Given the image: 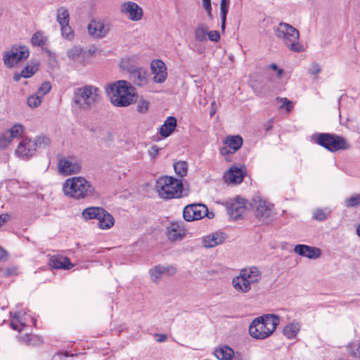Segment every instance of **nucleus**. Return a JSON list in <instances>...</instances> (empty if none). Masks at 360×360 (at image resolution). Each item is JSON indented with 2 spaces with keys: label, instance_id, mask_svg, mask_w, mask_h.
<instances>
[{
  "label": "nucleus",
  "instance_id": "nucleus-28",
  "mask_svg": "<svg viewBox=\"0 0 360 360\" xmlns=\"http://www.w3.org/2000/svg\"><path fill=\"white\" fill-rule=\"evenodd\" d=\"M231 284L234 290L240 293H248L251 290L245 278L240 273L232 278Z\"/></svg>",
  "mask_w": 360,
  "mask_h": 360
},
{
  "label": "nucleus",
  "instance_id": "nucleus-35",
  "mask_svg": "<svg viewBox=\"0 0 360 360\" xmlns=\"http://www.w3.org/2000/svg\"><path fill=\"white\" fill-rule=\"evenodd\" d=\"M56 20L59 25L70 22V14L67 8L60 6L56 10Z\"/></svg>",
  "mask_w": 360,
  "mask_h": 360
},
{
  "label": "nucleus",
  "instance_id": "nucleus-15",
  "mask_svg": "<svg viewBox=\"0 0 360 360\" xmlns=\"http://www.w3.org/2000/svg\"><path fill=\"white\" fill-rule=\"evenodd\" d=\"M23 134V127L15 124L10 129L0 133V148L8 147L13 140Z\"/></svg>",
  "mask_w": 360,
  "mask_h": 360
},
{
  "label": "nucleus",
  "instance_id": "nucleus-36",
  "mask_svg": "<svg viewBox=\"0 0 360 360\" xmlns=\"http://www.w3.org/2000/svg\"><path fill=\"white\" fill-rule=\"evenodd\" d=\"M229 0H221L220 3L221 28L224 31L226 27V15L229 8Z\"/></svg>",
  "mask_w": 360,
  "mask_h": 360
},
{
  "label": "nucleus",
  "instance_id": "nucleus-32",
  "mask_svg": "<svg viewBox=\"0 0 360 360\" xmlns=\"http://www.w3.org/2000/svg\"><path fill=\"white\" fill-rule=\"evenodd\" d=\"M98 220V226L101 229H108L115 224L113 217L105 210L103 211V213L100 216Z\"/></svg>",
  "mask_w": 360,
  "mask_h": 360
},
{
  "label": "nucleus",
  "instance_id": "nucleus-1",
  "mask_svg": "<svg viewBox=\"0 0 360 360\" xmlns=\"http://www.w3.org/2000/svg\"><path fill=\"white\" fill-rule=\"evenodd\" d=\"M105 93L112 105L129 106L134 102L135 89L126 80H119L105 86Z\"/></svg>",
  "mask_w": 360,
  "mask_h": 360
},
{
  "label": "nucleus",
  "instance_id": "nucleus-19",
  "mask_svg": "<svg viewBox=\"0 0 360 360\" xmlns=\"http://www.w3.org/2000/svg\"><path fill=\"white\" fill-rule=\"evenodd\" d=\"M214 354L219 360H247L242 353L234 352L232 348L227 345L217 348Z\"/></svg>",
  "mask_w": 360,
  "mask_h": 360
},
{
  "label": "nucleus",
  "instance_id": "nucleus-51",
  "mask_svg": "<svg viewBox=\"0 0 360 360\" xmlns=\"http://www.w3.org/2000/svg\"><path fill=\"white\" fill-rule=\"evenodd\" d=\"M207 37L211 41L217 42L220 39V34L217 30H211L209 31L207 30Z\"/></svg>",
  "mask_w": 360,
  "mask_h": 360
},
{
  "label": "nucleus",
  "instance_id": "nucleus-59",
  "mask_svg": "<svg viewBox=\"0 0 360 360\" xmlns=\"http://www.w3.org/2000/svg\"><path fill=\"white\" fill-rule=\"evenodd\" d=\"M356 234L360 237V224L358 225L356 228Z\"/></svg>",
  "mask_w": 360,
  "mask_h": 360
},
{
  "label": "nucleus",
  "instance_id": "nucleus-53",
  "mask_svg": "<svg viewBox=\"0 0 360 360\" xmlns=\"http://www.w3.org/2000/svg\"><path fill=\"white\" fill-rule=\"evenodd\" d=\"M202 6H203L204 9L206 11L208 17L210 19H212L213 15L212 13L211 0H202Z\"/></svg>",
  "mask_w": 360,
  "mask_h": 360
},
{
  "label": "nucleus",
  "instance_id": "nucleus-20",
  "mask_svg": "<svg viewBox=\"0 0 360 360\" xmlns=\"http://www.w3.org/2000/svg\"><path fill=\"white\" fill-rule=\"evenodd\" d=\"M240 274L245 278L250 289L252 285H257L262 279V272L257 267L254 266L241 269Z\"/></svg>",
  "mask_w": 360,
  "mask_h": 360
},
{
  "label": "nucleus",
  "instance_id": "nucleus-46",
  "mask_svg": "<svg viewBox=\"0 0 360 360\" xmlns=\"http://www.w3.org/2000/svg\"><path fill=\"white\" fill-rule=\"evenodd\" d=\"M41 98L42 97L36 93L27 98V105L32 108H35L41 104Z\"/></svg>",
  "mask_w": 360,
  "mask_h": 360
},
{
  "label": "nucleus",
  "instance_id": "nucleus-40",
  "mask_svg": "<svg viewBox=\"0 0 360 360\" xmlns=\"http://www.w3.org/2000/svg\"><path fill=\"white\" fill-rule=\"evenodd\" d=\"M330 214V211L328 208H317L313 211V217L314 219L322 221L326 219Z\"/></svg>",
  "mask_w": 360,
  "mask_h": 360
},
{
  "label": "nucleus",
  "instance_id": "nucleus-56",
  "mask_svg": "<svg viewBox=\"0 0 360 360\" xmlns=\"http://www.w3.org/2000/svg\"><path fill=\"white\" fill-rule=\"evenodd\" d=\"M10 219V215L8 214H0V227Z\"/></svg>",
  "mask_w": 360,
  "mask_h": 360
},
{
  "label": "nucleus",
  "instance_id": "nucleus-24",
  "mask_svg": "<svg viewBox=\"0 0 360 360\" xmlns=\"http://www.w3.org/2000/svg\"><path fill=\"white\" fill-rule=\"evenodd\" d=\"M294 252L300 256L306 257L311 259H318L321 255V251L319 248L307 245H295Z\"/></svg>",
  "mask_w": 360,
  "mask_h": 360
},
{
  "label": "nucleus",
  "instance_id": "nucleus-60",
  "mask_svg": "<svg viewBox=\"0 0 360 360\" xmlns=\"http://www.w3.org/2000/svg\"><path fill=\"white\" fill-rule=\"evenodd\" d=\"M20 77H22V76H21V75H15L14 76V79H15V81H18Z\"/></svg>",
  "mask_w": 360,
  "mask_h": 360
},
{
  "label": "nucleus",
  "instance_id": "nucleus-34",
  "mask_svg": "<svg viewBox=\"0 0 360 360\" xmlns=\"http://www.w3.org/2000/svg\"><path fill=\"white\" fill-rule=\"evenodd\" d=\"M208 27L205 23H200L194 30V37L195 41L203 42L207 39Z\"/></svg>",
  "mask_w": 360,
  "mask_h": 360
},
{
  "label": "nucleus",
  "instance_id": "nucleus-7",
  "mask_svg": "<svg viewBox=\"0 0 360 360\" xmlns=\"http://www.w3.org/2000/svg\"><path fill=\"white\" fill-rule=\"evenodd\" d=\"M317 143L331 152L348 149L350 146L342 136L330 134H320Z\"/></svg>",
  "mask_w": 360,
  "mask_h": 360
},
{
  "label": "nucleus",
  "instance_id": "nucleus-18",
  "mask_svg": "<svg viewBox=\"0 0 360 360\" xmlns=\"http://www.w3.org/2000/svg\"><path fill=\"white\" fill-rule=\"evenodd\" d=\"M167 236L170 241H181L186 238V231L181 222H171L167 227Z\"/></svg>",
  "mask_w": 360,
  "mask_h": 360
},
{
  "label": "nucleus",
  "instance_id": "nucleus-45",
  "mask_svg": "<svg viewBox=\"0 0 360 360\" xmlns=\"http://www.w3.org/2000/svg\"><path fill=\"white\" fill-rule=\"evenodd\" d=\"M60 26L62 36L68 40H72L74 37V33L69 23L60 25Z\"/></svg>",
  "mask_w": 360,
  "mask_h": 360
},
{
  "label": "nucleus",
  "instance_id": "nucleus-22",
  "mask_svg": "<svg viewBox=\"0 0 360 360\" xmlns=\"http://www.w3.org/2000/svg\"><path fill=\"white\" fill-rule=\"evenodd\" d=\"M173 266H155L150 270V276L153 282L158 283L163 278L173 276L176 273Z\"/></svg>",
  "mask_w": 360,
  "mask_h": 360
},
{
  "label": "nucleus",
  "instance_id": "nucleus-58",
  "mask_svg": "<svg viewBox=\"0 0 360 360\" xmlns=\"http://www.w3.org/2000/svg\"><path fill=\"white\" fill-rule=\"evenodd\" d=\"M6 256V251L0 246V259H3Z\"/></svg>",
  "mask_w": 360,
  "mask_h": 360
},
{
  "label": "nucleus",
  "instance_id": "nucleus-43",
  "mask_svg": "<svg viewBox=\"0 0 360 360\" xmlns=\"http://www.w3.org/2000/svg\"><path fill=\"white\" fill-rule=\"evenodd\" d=\"M21 313L18 312L15 314L13 319L12 320L11 325V327L18 331H20L25 327V323L22 322L20 318Z\"/></svg>",
  "mask_w": 360,
  "mask_h": 360
},
{
  "label": "nucleus",
  "instance_id": "nucleus-29",
  "mask_svg": "<svg viewBox=\"0 0 360 360\" xmlns=\"http://www.w3.org/2000/svg\"><path fill=\"white\" fill-rule=\"evenodd\" d=\"M176 127V119L173 116L168 117L160 128V134L166 138L174 131Z\"/></svg>",
  "mask_w": 360,
  "mask_h": 360
},
{
  "label": "nucleus",
  "instance_id": "nucleus-49",
  "mask_svg": "<svg viewBox=\"0 0 360 360\" xmlns=\"http://www.w3.org/2000/svg\"><path fill=\"white\" fill-rule=\"evenodd\" d=\"M277 101L281 103L280 108L285 109L288 112H290L293 108L292 103L286 98H277Z\"/></svg>",
  "mask_w": 360,
  "mask_h": 360
},
{
  "label": "nucleus",
  "instance_id": "nucleus-6",
  "mask_svg": "<svg viewBox=\"0 0 360 360\" xmlns=\"http://www.w3.org/2000/svg\"><path fill=\"white\" fill-rule=\"evenodd\" d=\"M156 187L159 196L164 199L180 198L184 190L181 180L172 176L160 178L157 181Z\"/></svg>",
  "mask_w": 360,
  "mask_h": 360
},
{
  "label": "nucleus",
  "instance_id": "nucleus-21",
  "mask_svg": "<svg viewBox=\"0 0 360 360\" xmlns=\"http://www.w3.org/2000/svg\"><path fill=\"white\" fill-rule=\"evenodd\" d=\"M224 145L220 149L222 155L234 153L242 146L243 139L240 136H228L224 141Z\"/></svg>",
  "mask_w": 360,
  "mask_h": 360
},
{
  "label": "nucleus",
  "instance_id": "nucleus-41",
  "mask_svg": "<svg viewBox=\"0 0 360 360\" xmlns=\"http://www.w3.org/2000/svg\"><path fill=\"white\" fill-rule=\"evenodd\" d=\"M20 340L27 345H38L41 343V340L37 335L25 334L20 336Z\"/></svg>",
  "mask_w": 360,
  "mask_h": 360
},
{
  "label": "nucleus",
  "instance_id": "nucleus-50",
  "mask_svg": "<svg viewBox=\"0 0 360 360\" xmlns=\"http://www.w3.org/2000/svg\"><path fill=\"white\" fill-rule=\"evenodd\" d=\"M51 89V84L50 82H44L39 89H38L37 94L41 96V97H43L44 95L48 94Z\"/></svg>",
  "mask_w": 360,
  "mask_h": 360
},
{
  "label": "nucleus",
  "instance_id": "nucleus-39",
  "mask_svg": "<svg viewBox=\"0 0 360 360\" xmlns=\"http://www.w3.org/2000/svg\"><path fill=\"white\" fill-rule=\"evenodd\" d=\"M344 204L348 208L360 206V193H355L345 198Z\"/></svg>",
  "mask_w": 360,
  "mask_h": 360
},
{
  "label": "nucleus",
  "instance_id": "nucleus-42",
  "mask_svg": "<svg viewBox=\"0 0 360 360\" xmlns=\"http://www.w3.org/2000/svg\"><path fill=\"white\" fill-rule=\"evenodd\" d=\"M37 70V63L28 65L21 71V76L25 78H29L32 77Z\"/></svg>",
  "mask_w": 360,
  "mask_h": 360
},
{
  "label": "nucleus",
  "instance_id": "nucleus-26",
  "mask_svg": "<svg viewBox=\"0 0 360 360\" xmlns=\"http://www.w3.org/2000/svg\"><path fill=\"white\" fill-rule=\"evenodd\" d=\"M244 176L245 172L243 167H231L225 174L224 179L230 184H238L243 181Z\"/></svg>",
  "mask_w": 360,
  "mask_h": 360
},
{
  "label": "nucleus",
  "instance_id": "nucleus-44",
  "mask_svg": "<svg viewBox=\"0 0 360 360\" xmlns=\"http://www.w3.org/2000/svg\"><path fill=\"white\" fill-rule=\"evenodd\" d=\"M46 37L43 35L42 32H35L31 39V43L34 46H41L45 44Z\"/></svg>",
  "mask_w": 360,
  "mask_h": 360
},
{
  "label": "nucleus",
  "instance_id": "nucleus-48",
  "mask_svg": "<svg viewBox=\"0 0 360 360\" xmlns=\"http://www.w3.org/2000/svg\"><path fill=\"white\" fill-rule=\"evenodd\" d=\"M309 73L313 76V79L316 80L321 72V66L316 63H312L308 69Z\"/></svg>",
  "mask_w": 360,
  "mask_h": 360
},
{
  "label": "nucleus",
  "instance_id": "nucleus-8",
  "mask_svg": "<svg viewBox=\"0 0 360 360\" xmlns=\"http://www.w3.org/2000/svg\"><path fill=\"white\" fill-rule=\"evenodd\" d=\"M184 219L187 221L199 220L205 217L212 219L214 214L209 212L207 207L202 203L191 204L186 205L183 210Z\"/></svg>",
  "mask_w": 360,
  "mask_h": 360
},
{
  "label": "nucleus",
  "instance_id": "nucleus-10",
  "mask_svg": "<svg viewBox=\"0 0 360 360\" xmlns=\"http://www.w3.org/2000/svg\"><path fill=\"white\" fill-rule=\"evenodd\" d=\"M251 205L258 218L267 219L272 214L273 204L261 196H255L252 198Z\"/></svg>",
  "mask_w": 360,
  "mask_h": 360
},
{
  "label": "nucleus",
  "instance_id": "nucleus-13",
  "mask_svg": "<svg viewBox=\"0 0 360 360\" xmlns=\"http://www.w3.org/2000/svg\"><path fill=\"white\" fill-rule=\"evenodd\" d=\"M120 12L132 21H139L143 15V9L133 1L122 3L120 6Z\"/></svg>",
  "mask_w": 360,
  "mask_h": 360
},
{
  "label": "nucleus",
  "instance_id": "nucleus-27",
  "mask_svg": "<svg viewBox=\"0 0 360 360\" xmlns=\"http://www.w3.org/2000/svg\"><path fill=\"white\" fill-rule=\"evenodd\" d=\"M130 77L138 86H144L148 82V72L143 68H136L131 72Z\"/></svg>",
  "mask_w": 360,
  "mask_h": 360
},
{
  "label": "nucleus",
  "instance_id": "nucleus-47",
  "mask_svg": "<svg viewBox=\"0 0 360 360\" xmlns=\"http://www.w3.org/2000/svg\"><path fill=\"white\" fill-rule=\"evenodd\" d=\"M349 353L355 358H360V342H352L347 346Z\"/></svg>",
  "mask_w": 360,
  "mask_h": 360
},
{
  "label": "nucleus",
  "instance_id": "nucleus-23",
  "mask_svg": "<svg viewBox=\"0 0 360 360\" xmlns=\"http://www.w3.org/2000/svg\"><path fill=\"white\" fill-rule=\"evenodd\" d=\"M246 210L245 200L241 198H236L233 202L229 204L227 207L229 214L232 219H237L243 215Z\"/></svg>",
  "mask_w": 360,
  "mask_h": 360
},
{
  "label": "nucleus",
  "instance_id": "nucleus-52",
  "mask_svg": "<svg viewBox=\"0 0 360 360\" xmlns=\"http://www.w3.org/2000/svg\"><path fill=\"white\" fill-rule=\"evenodd\" d=\"M149 103L146 100H141L137 105V110L139 112L144 113L148 109Z\"/></svg>",
  "mask_w": 360,
  "mask_h": 360
},
{
  "label": "nucleus",
  "instance_id": "nucleus-57",
  "mask_svg": "<svg viewBox=\"0 0 360 360\" xmlns=\"http://www.w3.org/2000/svg\"><path fill=\"white\" fill-rule=\"evenodd\" d=\"M155 335L158 337L157 341L159 342H162L167 340V335L166 334H156Z\"/></svg>",
  "mask_w": 360,
  "mask_h": 360
},
{
  "label": "nucleus",
  "instance_id": "nucleus-5",
  "mask_svg": "<svg viewBox=\"0 0 360 360\" xmlns=\"http://www.w3.org/2000/svg\"><path fill=\"white\" fill-rule=\"evenodd\" d=\"M276 37L292 51L301 53L304 51L303 45L300 43L299 31L286 22H280L274 27Z\"/></svg>",
  "mask_w": 360,
  "mask_h": 360
},
{
  "label": "nucleus",
  "instance_id": "nucleus-9",
  "mask_svg": "<svg viewBox=\"0 0 360 360\" xmlns=\"http://www.w3.org/2000/svg\"><path fill=\"white\" fill-rule=\"evenodd\" d=\"M57 166L58 172L65 176L77 174L82 169L77 159L72 156L60 158Z\"/></svg>",
  "mask_w": 360,
  "mask_h": 360
},
{
  "label": "nucleus",
  "instance_id": "nucleus-62",
  "mask_svg": "<svg viewBox=\"0 0 360 360\" xmlns=\"http://www.w3.org/2000/svg\"><path fill=\"white\" fill-rule=\"evenodd\" d=\"M213 114H214V112L211 111V115H212Z\"/></svg>",
  "mask_w": 360,
  "mask_h": 360
},
{
  "label": "nucleus",
  "instance_id": "nucleus-37",
  "mask_svg": "<svg viewBox=\"0 0 360 360\" xmlns=\"http://www.w3.org/2000/svg\"><path fill=\"white\" fill-rule=\"evenodd\" d=\"M174 169L176 174L183 178L187 174L188 172V164L185 161H178L174 163Z\"/></svg>",
  "mask_w": 360,
  "mask_h": 360
},
{
  "label": "nucleus",
  "instance_id": "nucleus-12",
  "mask_svg": "<svg viewBox=\"0 0 360 360\" xmlns=\"http://www.w3.org/2000/svg\"><path fill=\"white\" fill-rule=\"evenodd\" d=\"M110 23L101 20H92L88 25L89 34L94 38H104L110 30Z\"/></svg>",
  "mask_w": 360,
  "mask_h": 360
},
{
  "label": "nucleus",
  "instance_id": "nucleus-25",
  "mask_svg": "<svg viewBox=\"0 0 360 360\" xmlns=\"http://www.w3.org/2000/svg\"><path fill=\"white\" fill-rule=\"evenodd\" d=\"M226 239V236L223 232H215L207 235L202 238V245L206 248H214L223 243Z\"/></svg>",
  "mask_w": 360,
  "mask_h": 360
},
{
  "label": "nucleus",
  "instance_id": "nucleus-31",
  "mask_svg": "<svg viewBox=\"0 0 360 360\" xmlns=\"http://www.w3.org/2000/svg\"><path fill=\"white\" fill-rule=\"evenodd\" d=\"M301 328V324L300 322L293 321L287 325H285L283 329V335L288 339H293L298 334Z\"/></svg>",
  "mask_w": 360,
  "mask_h": 360
},
{
  "label": "nucleus",
  "instance_id": "nucleus-55",
  "mask_svg": "<svg viewBox=\"0 0 360 360\" xmlns=\"http://www.w3.org/2000/svg\"><path fill=\"white\" fill-rule=\"evenodd\" d=\"M149 156L153 159L159 153V148L156 146H151L148 150Z\"/></svg>",
  "mask_w": 360,
  "mask_h": 360
},
{
  "label": "nucleus",
  "instance_id": "nucleus-3",
  "mask_svg": "<svg viewBox=\"0 0 360 360\" xmlns=\"http://www.w3.org/2000/svg\"><path fill=\"white\" fill-rule=\"evenodd\" d=\"M279 323L280 318L274 314H266L256 318L250 325V335L255 339H265L274 332Z\"/></svg>",
  "mask_w": 360,
  "mask_h": 360
},
{
  "label": "nucleus",
  "instance_id": "nucleus-17",
  "mask_svg": "<svg viewBox=\"0 0 360 360\" xmlns=\"http://www.w3.org/2000/svg\"><path fill=\"white\" fill-rule=\"evenodd\" d=\"M36 153V150L32 143V140L28 138L22 139L17 146L15 150L16 156L21 159L28 160Z\"/></svg>",
  "mask_w": 360,
  "mask_h": 360
},
{
  "label": "nucleus",
  "instance_id": "nucleus-54",
  "mask_svg": "<svg viewBox=\"0 0 360 360\" xmlns=\"http://www.w3.org/2000/svg\"><path fill=\"white\" fill-rule=\"evenodd\" d=\"M269 68L276 72V76L278 79H281L284 74V70L282 68H279L276 64L271 63L269 65Z\"/></svg>",
  "mask_w": 360,
  "mask_h": 360
},
{
  "label": "nucleus",
  "instance_id": "nucleus-30",
  "mask_svg": "<svg viewBox=\"0 0 360 360\" xmlns=\"http://www.w3.org/2000/svg\"><path fill=\"white\" fill-rule=\"evenodd\" d=\"M49 264L51 267L57 269H70L73 266V264L70 262L68 257L62 256L51 257Z\"/></svg>",
  "mask_w": 360,
  "mask_h": 360
},
{
  "label": "nucleus",
  "instance_id": "nucleus-61",
  "mask_svg": "<svg viewBox=\"0 0 360 360\" xmlns=\"http://www.w3.org/2000/svg\"><path fill=\"white\" fill-rule=\"evenodd\" d=\"M213 114H214V112L211 111V115H212Z\"/></svg>",
  "mask_w": 360,
  "mask_h": 360
},
{
  "label": "nucleus",
  "instance_id": "nucleus-33",
  "mask_svg": "<svg viewBox=\"0 0 360 360\" xmlns=\"http://www.w3.org/2000/svg\"><path fill=\"white\" fill-rule=\"evenodd\" d=\"M105 210L99 207H90L82 212V216L85 219H98Z\"/></svg>",
  "mask_w": 360,
  "mask_h": 360
},
{
  "label": "nucleus",
  "instance_id": "nucleus-16",
  "mask_svg": "<svg viewBox=\"0 0 360 360\" xmlns=\"http://www.w3.org/2000/svg\"><path fill=\"white\" fill-rule=\"evenodd\" d=\"M150 67L151 73L153 75V82L158 84L165 82L167 77V67L165 63L158 59L153 60Z\"/></svg>",
  "mask_w": 360,
  "mask_h": 360
},
{
  "label": "nucleus",
  "instance_id": "nucleus-38",
  "mask_svg": "<svg viewBox=\"0 0 360 360\" xmlns=\"http://www.w3.org/2000/svg\"><path fill=\"white\" fill-rule=\"evenodd\" d=\"M32 143L37 150V149L44 148L49 146L50 139L46 136H39L32 140Z\"/></svg>",
  "mask_w": 360,
  "mask_h": 360
},
{
  "label": "nucleus",
  "instance_id": "nucleus-4",
  "mask_svg": "<svg viewBox=\"0 0 360 360\" xmlns=\"http://www.w3.org/2000/svg\"><path fill=\"white\" fill-rule=\"evenodd\" d=\"M63 191L65 195L77 200L84 199L94 193L91 183L82 176L67 179L63 183Z\"/></svg>",
  "mask_w": 360,
  "mask_h": 360
},
{
  "label": "nucleus",
  "instance_id": "nucleus-11",
  "mask_svg": "<svg viewBox=\"0 0 360 360\" xmlns=\"http://www.w3.org/2000/svg\"><path fill=\"white\" fill-rule=\"evenodd\" d=\"M30 54L26 46L13 47L11 51L4 56V63L9 68L13 67L18 61L26 59Z\"/></svg>",
  "mask_w": 360,
  "mask_h": 360
},
{
  "label": "nucleus",
  "instance_id": "nucleus-2",
  "mask_svg": "<svg viewBox=\"0 0 360 360\" xmlns=\"http://www.w3.org/2000/svg\"><path fill=\"white\" fill-rule=\"evenodd\" d=\"M101 98L100 89L89 84L75 89L72 102L79 109L89 110L96 106Z\"/></svg>",
  "mask_w": 360,
  "mask_h": 360
},
{
  "label": "nucleus",
  "instance_id": "nucleus-14",
  "mask_svg": "<svg viewBox=\"0 0 360 360\" xmlns=\"http://www.w3.org/2000/svg\"><path fill=\"white\" fill-rule=\"evenodd\" d=\"M69 61L75 67L84 66L88 63V54L80 47L73 46L67 51Z\"/></svg>",
  "mask_w": 360,
  "mask_h": 360
}]
</instances>
